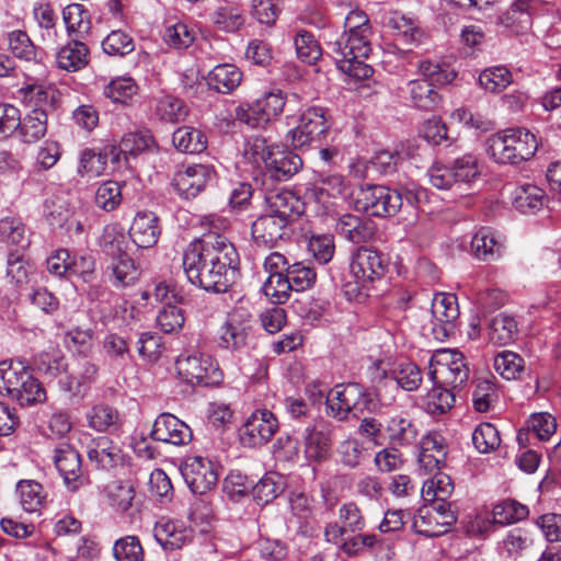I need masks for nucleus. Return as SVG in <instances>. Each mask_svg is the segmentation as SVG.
Masks as SVG:
<instances>
[{
	"instance_id": "bf43d9fd",
	"label": "nucleus",
	"mask_w": 561,
	"mask_h": 561,
	"mask_svg": "<svg viewBox=\"0 0 561 561\" xmlns=\"http://www.w3.org/2000/svg\"><path fill=\"white\" fill-rule=\"evenodd\" d=\"M273 146H268L266 139L261 136H252L245 139L243 146L244 159L255 168L266 165Z\"/></svg>"
},
{
	"instance_id": "2f4dec72",
	"label": "nucleus",
	"mask_w": 561,
	"mask_h": 561,
	"mask_svg": "<svg viewBox=\"0 0 561 561\" xmlns=\"http://www.w3.org/2000/svg\"><path fill=\"white\" fill-rule=\"evenodd\" d=\"M82 39L75 37L58 50L56 60L60 69L76 72L88 65L89 48Z\"/></svg>"
},
{
	"instance_id": "f03ea898",
	"label": "nucleus",
	"mask_w": 561,
	"mask_h": 561,
	"mask_svg": "<svg viewBox=\"0 0 561 561\" xmlns=\"http://www.w3.org/2000/svg\"><path fill=\"white\" fill-rule=\"evenodd\" d=\"M348 267L350 274L344 278L342 291L348 301L362 302L369 296L375 282L383 277L387 263L379 251L358 247L351 253Z\"/></svg>"
},
{
	"instance_id": "338daca9",
	"label": "nucleus",
	"mask_w": 561,
	"mask_h": 561,
	"mask_svg": "<svg viewBox=\"0 0 561 561\" xmlns=\"http://www.w3.org/2000/svg\"><path fill=\"white\" fill-rule=\"evenodd\" d=\"M135 48L131 36L122 30L112 31L103 41L102 49L108 56L123 57Z\"/></svg>"
},
{
	"instance_id": "37998d69",
	"label": "nucleus",
	"mask_w": 561,
	"mask_h": 561,
	"mask_svg": "<svg viewBox=\"0 0 561 561\" xmlns=\"http://www.w3.org/2000/svg\"><path fill=\"white\" fill-rule=\"evenodd\" d=\"M174 147L184 153H201L207 148L206 136L191 126L179 127L172 135Z\"/></svg>"
},
{
	"instance_id": "79ce46f5",
	"label": "nucleus",
	"mask_w": 561,
	"mask_h": 561,
	"mask_svg": "<svg viewBox=\"0 0 561 561\" xmlns=\"http://www.w3.org/2000/svg\"><path fill=\"white\" fill-rule=\"evenodd\" d=\"M138 91L139 87L134 78L122 76L112 79L104 87L103 93L112 102L128 106L133 104Z\"/></svg>"
},
{
	"instance_id": "72a5a7b5",
	"label": "nucleus",
	"mask_w": 561,
	"mask_h": 561,
	"mask_svg": "<svg viewBox=\"0 0 561 561\" xmlns=\"http://www.w3.org/2000/svg\"><path fill=\"white\" fill-rule=\"evenodd\" d=\"M88 426L96 432H113L121 427L119 412L106 403L94 404L85 414Z\"/></svg>"
},
{
	"instance_id": "39448f33",
	"label": "nucleus",
	"mask_w": 561,
	"mask_h": 561,
	"mask_svg": "<svg viewBox=\"0 0 561 561\" xmlns=\"http://www.w3.org/2000/svg\"><path fill=\"white\" fill-rule=\"evenodd\" d=\"M0 393L9 396L21 407L35 405L46 400L44 387L22 362H0Z\"/></svg>"
},
{
	"instance_id": "e2e57ef3",
	"label": "nucleus",
	"mask_w": 561,
	"mask_h": 561,
	"mask_svg": "<svg viewBox=\"0 0 561 561\" xmlns=\"http://www.w3.org/2000/svg\"><path fill=\"white\" fill-rule=\"evenodd\" d=\"M543 191L536 185L526 184L516 188L513 204L522 213L533 211L542 206Z\"/></svg>"
},
{
	"instance_id": "7ed1b4c3",
	"label": "nucleus",
	"mask_w": 561,
	"mask_h": 561,
	"mask_svg": "<svg viewBox=\"0 0 561 561\" xmlns=\"http://www.w3.org/2000/svg\"><path fill=\"white\" fill-rule=\"evenodd\" d=\"M424 191L416 186L389 188L383 185L360 186L355 198L356 208L375 217L394 216L405 202L416 207Z\"/></svg>"
},
{
	"instance_id": "4c0bfd02",
	"label": "nucleus",
	"mask_w": 561,
	"mask_h": 561,
	"mask_svg": "<svg viewBox=\"0 0 561 561\" xmlns=\"http://www.w3.org/2000/svg\"><path fill=\"white\" fill-rule=\"evenodd\" d=\"M16 491L25 512L39 513L48 503V494L44 486L34 480L20 481Z\"/></svg>"
},
{
	"instance_id": "de8ad7c7",
	"label": "nucleus",
	"mask_w": 561,
	"mask_h": 561,
	"mask_svg": "<svg viewBox=\"0 0 561 561\" xmlns=\"http://www.w3.org/2000/svg\"><path fill=\"white\" fill-rule=\"evenodd\" d=\"M517 323L515 319L505 313L495 316L489 324V339L499 345H506L515 340Z\"/></svg>"
},
{
	"instance_id": "9b49d317",
	"label": "nucleus",
	"mask_w": 561,
	"mask_h": 561,
	"mask_svg": "<svg viewBox=\"0 0 561 561\" xmlns=\"http://www.w3.org/2000/svg\"><path fill=\"white\" fill-rule=\"evenodd\" d=\"M456 520L449 502H432L430 506L417 511L412 528L420 536L433 538L446 534Z\"/></svg>"
},
{
	"instance_id": "a18cd8bd",
	"label": "nucleus",
	"mask_w": 561,
	"mask_h": 561,
	"mask_svg": "<svg viewBox=\"0 0 561 561\" xmlns=\"http://www.w3.org/2000/svg\"><path fill=\"white\" fill-rule=\"evenodd\" d=\"M154 114L165 123H179L185 119L188 107L185 102L173 95H163L157 100Z\"/></svg>"
},
{
	"instance_id": "ddd939ff",
	"label": "nucleus",
	"mask_w": 561,
	"mask_h": 561,
	"mask_svg": "<svg viewBox=\"0 0 561 561\" xmlns=\"http://www.w3.org/2000/svg\"><path fill=\"white\" fill-rule=\"evenodd\" d=\"M181 473L193 493L204 494L218 482V469L214 461L202 456L186 457Z\"/></svg>"
},
{
	"instance_id": "aec40b11",
	"label": "nucleus",
	"mask_w": 561,
	"mask_h": 561,
	"mask_svg": "<svg viewBox=\"0 0 561 561\" xmlns=\"http://www.w3.org/2000/svg\"><path fill=\"white\" fill-rule=\"evenodd\" d=\"M339 522H331L324 527L327 542H341L345 534H356L365 529L366 519L355 502L343 503L337 512Z\"/></svg>"
},
{
	"instance_id": "6ab92c4d",
	"label": "nucleus",
	"mask_w": 561,
	"mask_h": 561,
	"mask_svg": "<svg viewBox=\"0 0 561 561\" xmlns=\"http://www.w3.org/2000/svg\"><path fill=\"white\" fill-rule=\"evenodd\" d=\"M536 0H514L496 19V24L513 35H526L533 27Z\"/></svg>"
},
{
	"instance_id": "69168bd1",
	"label": "nucleus",
	"mask_w": 561,
	"mask_h": 561,
	"mask_svg": "<svg viewBox=\"0 0 561 561\" xmlns=\"http://www.w3.org/2000/svg\"><path fill=\"white\" fill-rule=\"evenodd\" d=\"M293 291H304L311 288L317 279L314 268L304 262H296L287 268L286 273Z\"/></svg>"
},
{
	"instance_id": "f8f14e48",
	"label": "nucleus",
	"mask_w": 561,
	"mask_h": 561,
	"mask_svg": "<svg viewBox=\"0 0 561 561\" xmlns=\"http://www.w3.org/2000/svg\"><path fill=\"white\" fill-rule=\"evenodd\" d=\"M278 430L274 413L263 409L254 411L239 430V438L244 447L255 448L267 444Z\"/></svg>"
},
{
	"instance_id": "1a4fd4ad",
	"label": "nucleus",
	"mask_w": 561,
	"mask_h": 561,
	"mask_svg": "<svg viewBox=\"0 0 561 561\" xmlns=\"http://www.w3.org/2000/svg\"><path fill=\"white\" fill-rule=\"evenodd\" d=\"M430 378L434 383L456 389L469 379V368L461 353L444 350L430 360Z\"/></svg>"
},
{
	"instance_id": "a878e982",
	"label": "nucleus",
	"mask_w": 561,
	"mask_h": 561,
	"mask_svg": "<svg viewBox=\"0 0 561 561\" xmlns=\"http://www.w3.org/2000/svg\"><path fill=\"white\" fill-rule=\"evenodd\" d=\"M289 227L282 219L265 211L253 221L251 233L256 245L273 248L287 234Z\"/></svg>"
},
{
	"instance_id": "4d7b16f0",
	"label": "nucleus",
	"mask_w": 561,
	"mask_h": 561,
	"mask_svg": "<svg viewBox=\"0 0 561 561\" xmlns=\"http://www.w3.org/2000/svg\"><path fill=\"white\" fill-rule=\"evenodd\" d=\"M385 25L401 35L405 43L420 41L421 31L415 22L402 12L392 11L385 19Z\"/></svg>"
},
{
	"instance_id": "e433bc0d",
	"label": "nucleus",
	"mask_w": 561,
	"mask_h": 561,
	"mask_svg": "<svg viewBox=\"0 0 561 561\" xmlns=\"http://www.w3.org/2000/svg\"><path fill=\"white\" fill-rule=\"evenodd\" d=\"M62 19L69 36L84 38L91 31V15L80 3H71L64 8Z\"/></svg>"
},
{
	"instance_id": "0e129e2a",
	"label": "nucleus",
	"mask_w": 561,
	"mask_h": 561,
	"mask_svg": "<svg viewBox=\"0 0 561 561\" xmlns=\"http://www.w3.org/2000/svg\"><path fill=\"white\" fill-rule=\"evenodd\" d=\"M472 443L479 453H491L501 444L500 433L493 424L481 423L472 433Z\"/></svg>"
},
{
	"instance_id": "9d476101",
	"label": "nucleus",
	"mask_w": 561,
	"mask_h": 561,
	"mask_svg": "<svg viewBox=\"0 0 561 561\" xmlns=\"http://www.w3.org/2000/svg\"><path fill=\"white\" fill-rule=\"evenodd\" d=\"M328 111L321 106H311L302 112L299 124L289 130L288 137L296 149H302L312 142H320L330 129Z\"/></svg>"
},
{
	"instance_id": "393cba45",
	"label": "nucleus",
	"mask_w": 561,
	"mask_h": 561,
	"mask_svg": "<svg viewBox=\"0 0 561 561\" xmlns=\"http://www.w3.org/2000/svg\"><path fill=\"white\" fill-rule=\"evenodd\" d=\"M302 167L301 158L291 150L273 146L265 165V174L276 181H287Z\"/></svg>"
},
{
	"instance_id": "20e7f679",
	"label": "nucleus",
	"mask_w": 561,
	"mask_h": 561,
	"mask_svg": "<svg viewBox=\"0 0 561 561\" xmlns=\"http://www.w3.org/2000/svg\"><path fill=\"white\" fill-rule=\"evenodd\" d=\"M373 32L364 28V33H343L330 43L331 53L337 68L356 80L368 79L374 69L365 62L371 51Z\"/></svg>"
},
{
	"instance_id": "13d9d810",
	"label": "nucleus",
	"mask_w": 561,
	"mask_h": 561,
	"mask_svg": "<svg viewBox=\"0 0 561 561\" xmlns=\"http://www.w3.org/2000/svg\"><path fill=\"white\" fill-rule=\"evenodd\" d=\"M113 556L116 561H144L145 550L137 536L127 535L114 542Z\"/></svg>"
},
{
	"instance_id": "b1692460",
	"label": "nucleus",
	"mask_w": 561,
	"mask_h": 561,
	"mask_svg": "<svg viewBox=\"0 0 561 561\" xmlns=\"http://www.w3.org/2000/svg\"><path fill=\"white\" fill-rule=\"evenodd\" d=\"M333 425L323 420H314L306 427L304 442L308 457L314 461L329 458L332 447Z\"/></svg>"
},
{
	"instance_id": "5701e85b",
	"label": "nucleus",
	"mask_w": 561,
	"mask_h": 561,
	"mask_svg": "<svg viewBox=\"0 0 561 561\" xmlns=\"http://www.w3.org/2000/svg\"><path fill=\"white\" fill-rule=\"evenodd\" d=\"M152 439L174 446L188 444L193 438L191 427L171 413H161L150 432Z\"/></svg>"
},
{
	"instance_id": "f3484780",
	"label": "nucleus",
	"mask_w": 561,
	"mask_h": 561,
	"mask_svg": "<svg viewBox=\"0 0 561 561\" xmlns=\"http://www.w3.org/2000/svg\"><path fill=\"white\" fill-rule=\"evenodd\" d=\"M53 460L69 491L76 492L84 484L81 456L71 445L59 443L54 449Z\"/></svg>"
},
{
	"instance_id": "c03bdc74",
	"label": "nucleus",
	"mask_w": 561,
	"mask_h": 561,
	"mask_svg": "<svg viewBox=\"0 0 561 561\" xmlns=\"http://www.w3.org/2000/svg\"><path fill=\"white\" fill-rule=\"evenodd\" d=\"M26 227L22 219L7 216L0 219V241L8 245H18L22 249L30 244Z\"/></svg>"
},
{
	"instance_id": "4be33fe9",
	"label": "nucleus",
	"mask_w": 561,
	"mask_h": 561,
	"mask_svg": "<svg viewBox=\"0 0 561 561\" xmlns=\"http://www.w3.org/2000/svg\"><path fill=\"white\" fill-rule=\"evenodd\" d=\"M153 537L164 551H174L193 541L194 529L181 520L161 517L154 524Z\"/></svg>"
},
{
	"instance_id": "8fccbe9b",
	"label": "nucleus",
	"mask_w": 561,
	"mask_h": 561,
	"mask_svg": "<svg viewBox=\"0 0 561 561\" xmlns=\"http://www.w3.org/2000/svg\"><path fill=\"white\" fill-rule=\"evenodd\" d=\"M313 191L319 201L324 196L344 198L348 195V185L341 174H320Z\"/></svg>"
},
{
	"instance_id": "4468645a",
	"label": "nucleus",
	"mask_w": 561,
	"mask_h": 561,
	"mask_svg": "<svg viewBox=\"0 0 561 561\" xmlns=\"http://www.w3.org/2000/svg\"><path fill=\"white\" fill-rule=\"evenodd\" d=\"M432 333L438 341H445L455 331L459 318L457 297L453 294L438 293L434 295L431 307Z\"/></svg>"
},
{
	"instance_id": "412c9836",
	"label": "nucleus",
	"mask_w": 561,
	"mask_h": 561,
	"mask_svg": "<svg viewBox=\"0 0 561 561\" xmlns=\"http://www.w3.org/2000/svg\"><path fill=\"white\" fill-rule=\"evenodd\" d=\"M265 211L282 219L288 226L305 213V203L289 190L270 191L265 194Z\"/></svg>"
},
{
	"instance_id": "603ef678",
	"label": "nucleus",
	"mask_w": 561,
	"mask_h": 561,
	"mask_svg": "<svg viewBox=\"0 0 561 561\" xmlns=\"http://www.w3.org/2000/svg\"><path fill=\"white\" fill-rule=\"evenodd\" d=\"M108 268L112 271L113 284L116 287L133 285L140 276L139 268L128 254L112 260Z\"/></svg>"
},
{
	"instance_id": "680f3d73",
	"label": "nucleus",
	"mask_w": 561,
	"mask_h": 561,
	"mask_svg": "<svg viewBox=\"0 0 561 561\" xmlns=\"http://www.w3.org/2000/svg\"><path fill=\"white\" fill-rule=\"evenodd\" d=\"M122 198V185L111 180L101 183L94 195L95 205L105 211H112L118 207Z\"/></svg>"
},
{
	"instance_id": "6e6552de",
	"label": "nucleus",
	"mask_w": 561,
	"mask_h": 561,
	"mask_svg": "<svg viewBox=\"0 0 561 561\" xmlns=\"http://www.w3.org/2000/svg\"><path fill=\"white\" fill-rule=\"evenodd\" d=\"M175 368L179 377L192 386H213L221 380L217 362L208 354H181Z\"/></svg>"
},
{
	"instance_id": "7c9ffc66",
	"label": "nucleus",
	"mask_w": 561,
	"mask_h": 561,
	"mask_svg": "<svg viewBox=\"0 0 561 561\" xmlns=\"http://www.w3.org/2000/svg\"><path fill=\"white\" fill-rule=\"evenodd\" d=\"M385 431L391 446H409L416 442L417 427L413 421L402 414L389 417Z\"/></svg>"
},
{
	"instance_id": "0eeeda50",
	"label": "nucleus",
	"mask_w": 561,
	"mask_h": 561,
	"mask_svg": "<svg viewBox=\"0 0 561 561\" xmlns=\"http://www.w3.org/2000/svg\"><path fill=\"white\" fill-rule=\"evenodd\" d=\"M375 407L371 393L357 382L337 385L327 397L329 414L339 421L346 420L350 413L358 416L371 412Z\"/></svg>"
},
{
	"instance_id": "423d86ee",
	"label": "nucleus",
	"mask_w": 561,
	"mask_h": 561,
	"mask_svg": "<svg viewBox=\"0 0 561 561\" xmlns=\"http://www.w3.org/2000/svg\"><path fill=\"white\" fill-rule=\"evenodd\" d=\"M538 149L536 136L526 128H507L488 139V152L495 162L519 164L531 159Z\"/></svg>"
},
{
	"instance_id": "c85d7f7f",
	"label": "nucleus",
	"mask_w": 561,
	"mask_h": 561,
	"mask_svg": "<svg viewBox=\"0 0 561 561\" xmlns=\"http://www.w3.org/2000/svg\"><path fill=\"white\" fill-rule=\"evenodd\" d=\"M471 251L478 260L495 261L505 251V240L491 229L482 228L472 237Z\"/></svg>"
},
{
	"instance_id": "c756f323",
	"label": "nucleus",
	"mask_w": 561,
	"mask_h": 561,
	"mask_svg": "<svg viewBox=\"0 0 561 561\" xmlns=\"http://www.w3.org/2000/svg\"><path fill=\"white\" fill-rule=\"evenodd\" d=\"M242 79V71L233 64L217 65L206 78L209 88L221 94L233 92L241 84Z\"/></svg>"
},
{
	"instance_id": "bb28decb",
	"label": "nucleus",
	"mask_w": 561,
	"mask_h": 561,
	"mask_svg": "<svg viewBox=\"0 0 561 561\" xmlns=\"http://www.w3.org/2000/svg\"><path fill=\"white\" fill-rule=\"evenodd\" d=\"M160 233L159 218L152 211H138L129 228L130 239L140 249L156 245Z\"/></svg>"
},
{
	"instance_id": "a19ab883",
	"label": "nucleus",
	"mask_w": 561,
	"mask_h": 561,
	"mask_svg": "<svg viewBox=\"0 0 561 561\" xmlns=\"http://www.w3.org/2000/svg\"><path fill=\"white\" fill-rule=\"evenodd\" d=\"M407 88L411 101L419 108L434 110L440 101L435 84L427 81V79L411 80L408 82Z\"/></svg>"
},
{
	"instance_id": "2eb2a0df",
	"label": "nucleus",
	"mask_w": 561,
	"mask_h": 561,
	"mask_svg": "<svg viewBox=\"0 0 561 561\" xmlns=\"http://www.w3.org/2000/svg\"><path fill=\"white\" fill-rule=\"evenodd\" d=\"M251 330L250 314L234 309L218 330V346L230 352L241 351L248 344Z\"/></svg>"
},
{
	"instance_id": "473e14b6",
	"label": "nucleus",
	"mask_w": 561,
	"mask_h": 561,
	"mask_svg": "<svg viewBox=\"0 0 561 561\" xmlns=\"http://www.w3.org/2000/svg\"><path fill=\"white\" fill-rule=\"evenodd\" d=\"M7 41L8 49L14 58L25 62H42V49L34 44L26 31H11L8 33Z\"/></svg>"
},
{
	"instance_id": "774afa93",
	"label": "nucleus",
	"mask_w": 561,
	"mask_h": 561,
	"mask_svg": "<svg viewBox=\"0 0 561 561\" xmlns=\"http://www.w3.org/2000/svg\"><path fill=\"white\" fill-rule=\"evenodd\" d=\"M494 369L505 379H516L524 369V359L514 352L503 351L494 357Z\"/></svg>"
},
{
	"instance_id": "cd10ccee",
	"label": "nucleus",
	"mask_w": 561,
	"mask_h": 561,
	"mask_svg": "<svg viewBox=\"0 0 561 561\" xmlns=\"http://www.w3.org/2000/svg\"><path fill=\"white\" fill-rule=\"evenodd\" d=\"M557 431V421L548 412L534 413L526 422V426L517 433L519 445H526L530 438L548 442Z\"/></svg>"
},
{
	"instance_id": "dca6fc26",
	"label": "nucleus",
	"mask_w": 561,
	"mask_h": 561,
	"mask_svg": "<svg viewBox=\"0 0 561 561\" xmlns=\"http://www.w3.org/2000/svg\"><path fill=\"white\" fill-rule=\"evenodd\" d=\"M214 171L205 164H190L179 168L173 175L172 186L185 198H195L213 179Z\"/></svg>"
},
{
	"instance_id": "49530a36",
	"label": "nucleus",
	"mask_w": 561,
	"mask_h": 561,
	"mask_svg": "<svg viewBox=\"0 0 561 561\" xmlns=\"http://www.w3.org/2000/svg\"><path fill=\"white\" fill-rule=\"evenodd\" d=\"M454 491L450 477L436 472L431 479L423 482L421 494L424 501L447 502Z\"/></svg>"
},
{
	"instance_id": "052dcab7",
	"label": "nucleus",
	"mask_w": 561,
	"mask_h": 561,
	"mask_svg": "<svg viewBox=\"0 0 561 561\" xmlns=\"http://www.w3.org/2000/svg\"><path fill=\"white\" fill-rule=\"evenodd\" d=\"M419 71L423 76L422 79H427L433 84H448L457 76L456 71L447 62L432 60L421 61Z\"/></svg>"
},
{
	"instance_id": "f257e3e1",
	"label": "nucleus",
	"mask_w": 561,
	"mask_h": 561,
	"mask_svg": "<svg viewBox=\"0 0 561 561\" xmlns=\"http://www.w3.org/2000/svg\"><path fill=\"white\" fill-rule=\"evenodd\" d=\"M239 267V254L227 237L209 231L188 243L183 270L191 284L210 293H226Z\"/></svg>"
},
{
	"instance_id": "c9c22d12",
	"label": "nucleus",
	"mask_w": 561,
	"mask_h": 561,
	"mask_svg": "<svg viewBox=\"0 0 561 561\" xmlns=\"http://www.w3.org/2000/svg\"><path fill=\"white\" fill-rule=\"evenodd\" d=\"M211 23L225 33H234L245 24V16L240 8L230 2L219 4L210 15Z\"/></svg>"
},
{
	"instance_id": "a211bd4d",
	"label": "nucleus",
	"mask_w": 561,
	"mask_h": 561,
	"mask_svg": "<svg viewBox=\"0 0 561 561\" xmlns=\"http://www.w3.org/2000/svg\"><path fill=\"white\" fill-rule=\"evenodd\" d=\"M87 456L96 468L115 470L127 465L129 457L121 445L107 436H98L87 445Z\"/></svg>"
},
{
	"instance_id": "6e6d98bb",
	"label": "nucleus",
	"mask_w": 561,
	"mask_h": 561,
	"mask_svg": "<svg viewBox=\"0 0 561 561\" xmlns=\"http://www.w3.org/2000/svg\"><path fill=\"white\" fill-rule=\"evenodd\" d=\"M293 291L288 277L285 274L268 275L262 285V293L273 304H285Z\"/></svg>"
},
{
	"instance_id": "09e8293b",
	"label": "nucleus",
	"mask_w": 561,
	"mask_h": 561,
	"mask_svg": "<svg viewBox=\"0 0 561 561\" xmlns=\"http://www.w3.org/2000/svg\"><path fill=\"white\" fill-rule=\"evenodd\" d=\"M110 506L119 513L128 511L135 497V490L129 482L113 481L105 488Z\"/></svg>"
},
{
	"instance_id": "864d4df0",
	"label": "nucleus",
	"mask_w": 561,
	"mask_h": 561,
	"mask_svg": "<svg viewBox=\"0 0 561 561\" xmlns=\"http://www.w3.org/2000/svg\"><path fill=\"white\" fill-rule=\"evenodd\" d=\"M294 44L297 57L309 65L316 64L321 55L322 49L314 35L306 30H300L294 37Z\"/></svg>"
},
{
	"instance_id": "3c124183",
	"label": "nucleus",
	"mask_w": 561,
	"mask_h": 561,
	"mask_svg": "<svg viewBox=\"0 0 561 561\" xmlns=\"http://www.w3.org/2000/svg\"><path fill=\"white\" fill-rule=\"evenodd\" d=\"M196 38L195 30L185 22H176L165 27L164 43L174 49L182 50L191 47Z\"/></svg>"
},
{
	"instance_id": "58836bf2",
	"label": "nucleus",
	"mask_w": 561,
	"mask_h": 561,
	"mask_svg": "<svg viewBox=\"0 0 561 561\" xmlns=\"http://www.w3.org/2000/svg\"><path fill=\"white\" fill-rule=\"evenodd\" d=\"M18 129L23 142H37L47 133L46 111L44 108H33L24 118H21V125Z\"/></svg>"
},
{
	"instance_id": "ea45409f",
	"label": "nucleus",
	"mask_w": 561,
	"mask_h": 561,
	"mask_svg": "<svg viewBox=\"0 0 561 561\" xmlns=\"http://www.w3.org/2000/svg\"><path fill=\"white\" fill-rule=\"evenodd\" d=\"M336 232L352 243L368 241L374 231L359 217L352 214L342 215L335 226Z\"/></svg>"
},
{
	"instance_id": "f704fd0d",
	"label": "nucleus",
	"mask_w": 561,
	"mask_h": 561,
	"mask_svg": "<svg viewBox=\"0 0 561 561\" xmlns=\"http://www.w3.org/2000/svg\"><path fill=\"white\" fill-rule=\"evenodd\" d=\"M127 237L117 224L106 225L99 238L101 252L111 261L126 255Z\"/></svg>"
},
{
	"instance_id": "5fc2aeb1",
	"label": "nucleus",
	"mask_w": 561,
	"mask_h": 561,
	"mask_svg": "<svg viewBox=\"0 0 561 561\" xmlns=\"http://www.w3.org/2000/svg\"><path fill=\"white\" fill-rule=\"evenodd\" d=\"M513 81L511 71L504 66L484 69L479 76L481 88L490 93H500Z\"/></svg>"
}]
</instances>
